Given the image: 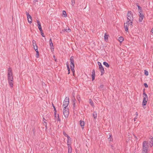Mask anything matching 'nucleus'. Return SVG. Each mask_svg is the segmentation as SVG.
I'll return each instance as SVG.
<instances>
[{
  "instance_id": "1",
  "label": "nucleus",
  "mask_w": 153,
  "mask_h": 153,
  "mask_svg": "<svg viewBox=\"0 0 153 153\" xmlns=\"http://www.w3.org/2000/svg\"><path fill=\"white\" fill-rule=\"evenodd\" d=\"M7 79L9 85L11 87H13V74L11 69L9 68L7 70Z\"/></svg>"
},
{
  "instance_id": "2",
  "label": "nucleus",
  "mask_w": 153,
  "mask_h": 153,
  "mask_svg": "<svg viewBox=\"0 0 153 153\" xmlns=\"http://www.w3.org/2000/svg\"><path fill=\"white\" fill-rule=\"evenodd\" d=\"M127 21L130 22L131 25L132 26L133 20V15L131 11H128L127 15Z\"/></svg>"
},
{
  "instance_id": "3",
  "label": "nucleus",
  "mask_w": 153,
  "mask_h": 153,
  "mask_svg": "<svg viewBox=\"0 0 153 153\" xmlns=\"http://www.w3.org/2000/svg\"><path fill=\"white\" fill-rule=\"evenodd\" d=\"M147 144L148 143L146 141H144L143 142L142 153L147 152L148 147Z\"/></svg>"
},
{
  "instance_id": "4",
  "label": "nucleus",
  "mask_w": 153,
  "mask_h": 153,
  "mask_svg": "<svg viewBox=\"0 0 153 153\" xmlns=\"http://www.w3.org/2000/svg\"><path fill=\"white\" fill-rule=\"evenodd\" d=\"M69 102V98L68 97H67L65 98L63 102V107L64 108H66L68 106Z\"/></svg>"
},
{
  "instance_id": "5",
  "label": "nucleus",
  "mask_w": 153,
  "mask_h": 153,
  "mask_svg": "<svg viewBox=\"0 0 153 153\" xmlns=\"http://www.w3.org/2000/svg\"><path fill=\"white\" fill-rule=\"evenodd\" d=\"M63 114L66 118H67L69 116V110L67 108H64L63 110Z\"/></svg>"
},
{
  "instance_id": "6",
  "label": "nucleus",
  "mask_w": 153,
  "mask_h": 153,
  "mask_svg": "<svg viewBox=\"0 0 153 153\" xmlns=\"http://www.w3.org/2000/svg\"><path fill=\"white\" fill-rule=\"evenodd\" d=\"M98 64L99 65V69L101 73V75H102L104 73V69L100 62H98Z\"/></svg>"
},
{
  "instance_id": "7",
  "label": "nucleus",
  "mask_w": 153,
  "mask_h": 153,
  "mask_svg": "<svg viewBox=\"0 0 153 153\" xmlns=\"http://www.w3.org/2000/svg\"><path fill=\"white\" fill-rule=\"evenodd\" d=\"M130 25L131 27H132V26L131 25L130 22L127 21L126 23L124 24V27L125 29L126 32L128 31V27Z\"/></svg>"
},
{
  "instance_id": "8",
  "label": "nucleus",
  "mask_w": 153,
  "mask_h": 153,
  "mask_svg": "<svg viewBox=\"0 0 153 153\" xmlns=\"http://www.w3.org/2000/svg\"><path fill=\"white\" fill-rule=\"evenodd\" d=\"M26 14L27 16L28 22L30 23H31L32 22V17L27 12H26Z\"/></svg>"
},
{
  "instance_id": "9",
  "label": "nucleus",
  "mask_w": 153,
  "mask_h": 153,
  "mask_svg": "<svg viewBox=\"0 0 153 153\" xmlns=\"http://www.w3.org/2000/svg\"><path fill=\"white\" fill-rule=\"evenodd\" d=\"M70 60L71 62V65H74V57L71 56L70 58Z\"/></svg>"
},
{
  "instance_id": "10",
  "label": "nucleus",
  "mask_w": 153,
  "mask_h": 153,
  "mask_svg": "<svg viewBox=\"0 0 153 153\" xmlns=\"http://www.w3.org/2000/svg\"><path fill=\"white\" fill-rule=\"evenodd\" d=\"M92 80L93 81L94 80L95 77V71L94 69H93L92 72Z\"/></svg>"
},
{
  "instance_id": "11",
  "label": "nucleus",
  "mask_w": 153,
  "mask_h": 153,
  "mask_svg": "<svg viewBox=\"0 0 153 153\" xmlns=\"http://www.w3.org/2000/svg\"><path fill=\"white\" fill-rule=\"evenodd\" d=\"M68 140L67 142V144L68 146L71 145V139L70 137H68Z\"/></svg>"
},
{
  "instance_id": "12",
  "label": "nucleus",
  "mask_w": 153,
  "mask_h": 153,
  "mask_svg": "<svg viewBox=\"0 0 153 153\" xmlns=\"http://www.w3.org/2000/svg\"><path fill=\"white\" fill-rule=\"evenodd\" d=\"M143 100H145L147 101L148 100V97L147 95L144 92H143Z\"/></svg>"
},
{
  "instance_id": "13",
  "label": "nucleus",
  "mask_w": 153,
  "mask_h": 153,
  "mask_svg": "<svg viewBox=\"0 0 153 153\" xmlns=\"http://www.w3.org/2000/svg\"><path fill=\"white\" fill-rule=\"evenodd\" d=\"M32 43L33 48L35 50L36 48V47L37 46V47L36 43V42L35 40H33L32 41Z\"/></svg>"
},
{
  "instance_id": "14",
  "label": "nucleus",
  "mask_w": 153,
  "mask_h": 153,
  "mask_svg": "<svg viewBox=\"0 0 153 153\" xmlns=\"http://www.w3.org/2000/svg\"><path fill=\"white\" fill-rule=\"evenodd\" d=\"M80 126L82 127V128L83 129L85 125L84 122L83 121L80 120Z\"/></svg>"
},
{
  "instance_id": "15",
  "label": "nucleus",
  "mask_w": 153,
  "mask_h": 153,
  "mask_svg": "<svg viewBox=\"0 0 153 153\" xmlns=\"http://www.w3.org/2000/svg\"><path fill=\"white\" fill-rule=\"evenodd\" d=\"M49 41H50V47H51V49H53V43H52V40H51V39H50Z\"/></svg>"
},
{
  "instance_id": "16",
  "label": "nucleus",
  "mask_w": 153,
  "mask_h": 153,
  "mask_svg": "<svg viewBox=\"0 0 153 153\" xmlns=\"http://www.w3.org/2000/svg\"><path fill=\"white\" fill-rule=\"evenodd\" d=\"M109 35H108L106 33H105L104 35V39L106 41L108 40Z\"/></svg>"
},
{
  "instance_id": "17",
  "label": "nucleus",
  "mask_w": 153,
  "mask_h": 153,
  "mask_svg": "<svg viewBox=\"0 0 153 153\" xmlns=\"http://www.w3.org/2000/svg\"><path fill=\"white\" fill-rule=\"evenodd\" d=\"M68 153H71L72 152V148L71 145L68 146Z\"/></svg>"
},
{
  "instance_id": "18",
  "label": "nucleus",
  "mask_w": 153,
  "mask_h": 153,
  "mask_svg": "<svg viewBox=\"0 0 153 153\" xmlns=\"http://www.w3.org/2000/svg\"><path fill=\"white\" fill-rule=\"evenodd\" d=\"M36 48L35 51L36 53V57L38 58L39 56V52L38 50L37 47V46L36 47Z\"/></svg>"
},
{
  "instance_id": "19",
  "label": "nucleus",
  "mask_w": 153,
  "mask_h": 153,
  "mask_svg": "<svg viewBox=\"0 0 153 153\" xmlns=\"http://www.w3.org/2000/svg\"><path fill=\"white\" fill-rule=\"evenodd\" d=\"M62 30L63 31H65L67 32H69L71 31V30L69 28H68V29L67 28H65V29H63Z\"/></svg>"
},
{
  "instance_id": "20",
  "label": "nucleus",
  "mask_w": 153,
  "mask_h": 153,
  "mask_svg": "<svg viewBox=\"0 0 153 153\" xmlns=\"http://www.w3.org/2000/svg\"><path fill=\"white\" fill-rule=\"evenodd\" d=\"M97 113L96 111L94 112L93 114V116L94 119H96L97 117Z\"/></svg>"
},
{
  "instance_id": "21",
  "label": "nucleus",
  "mask_w": 153,
  "mask_h": 153,
  "mask_svg": "<svg viewBox=\"0 0 153 153\" xmlns=\"http://www.w3.org/2000/svg\"><path fill=\"white\" fill-rule=\"evenodd\" d=\"M109 137L108 138V140L109 141H111L112 140V136L111 134H109Z\"/></svg>"
},
{
  "instance_id": "22",
  "label": "nucleus",
  "mask_w": 153,
  "mask_h": 153,
  "mask_svg": "<svg viewBox=\"0 0 153 153\" xmlns=\"http://www.w3.org/2000/svg\"><path fill=\"white\" fill-rule=\"evenodd\" d=\"M118 40L121 43L124 40V38L123 37L120 36L118 38Z\"/></svg>"
},
{
  "instance_id": "23",
  "label": "nucleus",
  "mask_w": 153,
  "mask_h": 153,
  "mask_svg": "<svg viewBox=\"0 0 153 153\" xmlns=\"http://www.w3.org/2000/svg\"><path fill=\"white\" fill-rule=\"evenodd\" d=\"M152 137L151 141L150 142V146L151 147L153 146V137Z\"/></svg>"
},
{
  "instance_id": "24",
  "label": "nucleus",
  "mask_w": 153,
  "mask_h": 153,
  "mask_svg": "<svg viewBox=\"0 0 153 153\" xmlns=\"http://www.w3.org/2000/svg\"><path fill=\"white\" fill-rule=\"evenodd\" d=\"M89 100V103H90V104L91 105L93 108H94V103H93V102L92 100L91 99H90Z\"/></svg>"
},
{
  "instance_id": "25",
  "label": "nucleus",
  "mask_w": 153,
  "mask_h": 153,
  "mask_svg": "<svg viewBox=\"0 0 153 153\" xmlns=\"http://www.w3.org/2000/svg\"><path fill=\"white\" fill-rule=\"evenodd\" d=\"M103 64L107 68H108L109 66V65L108 63L105 62H103Z\"/></svg>"
},
{
  "instance_id": "26",
  "label": "nucleus",
  "mask_w": 153,
  "mask_h": 153,
  "mask_svg": "<svg viewBox=\"0 0 153 153\" xmlns=\"http://www.w3.org/2000/svg\"><path fill=\"white\" fill-rule=\"evenodd\" d=\"M37 22L38 24V28L41 27V24L40 23L39 21V20H37Z\"/></svg>"
},
{
  "instance_id": "27",
  "label": "nucleus",
  "mask_w": 153,
  "mask_h": 153,
  "mask_svg": "<svg viewBox=\"0 0 153 153\" xmlns=\"http://www.w3.org/2000/svg\"><path fill=\"white\" fill-rule=\"evenodd\" d=\"M147 101L145 100H143L142 104L143 105H146Z\"/></svg>"
},
{
  "instance_id": "28",
  "label": "nucleus",
  "mask_w": 153,
  "mask_h": 153,
  "mask_svg": "<svg viewBox=\"0 0 153 153\" xmlns=\"http://www.w3.org/2000/svg\"><path fill=\"white\" fill-rule=\"evenodd\" d=\"M62 14L65 17H66L67 16V14L66 12V11L65 10H63L62 11Z\"/></svg>"
},
{
  "instance_id": "29",
  "label": "nucleus",
  "mask_w": 153,
  "mask_h": 153,
  "mask_svg": "<svg viewBox=\"0 0 153 153\" xmlns=\"http://www.w3.org/2000/svg\"><path fill=\"white\" fill-rule=\"evenodd\" d=\"M138 8L139 10H140L139 13L142 12V10L141 9V7L139 6H138Z\"/></svg>"
},
{
  "instance_id": "30",
  "label": "nucleus",
  "mask_w": 153,
  "mask_h": 153,
  "mask_svg": "<svg viewBox=\"0 0 153 153\" xmlns=\"http://www.w3.org/2000/svg\"><path fill=\"white\" fill-rule=\"evenodd\" d=\"M53 108H54V110L55 111L54 112V116H55V117L56 118V108H55V106H54L53 105Z\"/></svg>"
},
{
  "instance_id": "31",
  "label": "nucleus",
  "mask_w": 153,
  "mask_h": 153,
  "mask_svg": "<svg viewBox=\"0 0 153 153\" xmlns=\"http://www.w3.org/2000/svg\"><path fill=\"white\" fill-rule=\"evenodd\" d=\"M142 12H140L139 16L140 17H144L143 14L142 13Z\"/></svg>"
},
{
  "instance_id": "32",
  "label": "nucleus",
  "mask_w": 153,
  "mask_h": 153,
  "mask_svg": "<svg viewBox=\"0 0 153 153\" xmlns=\"http://www.w3.org/2000/svg\"><path fill=\"white\" fill-rule=\"evenodd\" d=\"M144 74L146 76L148 75V74H149L148 72L146 70H145Z\"/></svg>"
},
{
  "instance_id": "33",
  "label": "nucleus",
  "mask_w": 153,
  "mask_h": 153,
  "mask_svg": "<svg viewBox=\"0 0 153 153\" xmlns=\"http://www.w3.org/2000/svg\"><path fill=\"white\" fill-rule=\"evenodd\" d=\"M144 17H140L139 19V22H141L143 19Z\"/></svg>"
},
{
  "instance_id": "34",
  "label": "nucleus",
  "mask_w": 153,
  "mask_h": 153,
  "mask_svg": "<svg viewBox=\"0 0 153 153\" xmlns=\"http://www.w3.org/2000/svg\"><path fill=\"white\" fill-rule=\"evenodd\" d=\"M63 134L67 138L70 137L65 132H63Z\"/></svg>"
},
{
  "instance_id": "35",
  "label": "nucleus",
  "mask_w": 153,
  "mask_h": 153,
  "mask_svg": "<svg viewBox=\"0 0 153 153\" xmlns=\"http://www.w3.org/2000/svg\"><path fill=\"white\" fill-rule=\"evenodd\" d=\"M43 124L45 126L46 129H47V122L46 121H44L43 123Z\"/></svg>"
},
{
  "instance_id": "36",
  "label": "nucleus",
  "mask_w": 153,
  "mask_h": 153,
  "mask_svg": "<svg viewBox=\"0 0 153 153\" xmlns=\"http://www.w3.org/2000/svg\"><path fill=\"white\" fill-rule=\"evenodd\" d=\"M74 65H70L71 69H71L73 70V69H74Z\"/></svg>"
},
{
  "instance_id": "37",
  "label": "nucleus",
  "mask_w": 153,
  "mask_h": 153,
  "mask_svg": "<svg viewBox=\"0 0 153 153\" xmlns=\"http://www.w3.org/2000/svg\"><path fill=\"white\" fill-rule=\"evenodd\" d=\"M57 120L58 121H60V119L59 117V115L58 114H57Z\"/></svg>"
},
{
  "instance_id": "38",
  "label": "nucleus",
  "mask_w": 153,
  "mask_h": 153,
  "mask_svg": "<svg viewBox=\"0 0 153 153\" xmlns=\"http://www.w3.org/2000/svg\"><path fill=\"white\" fill-rule=\"evenodd\" d=\"M144 85L145 86V87L146 88H148V85L146 83H144Z\"/></svg>"
},
{
  "instance_id": "39",
  "label": "nucleus",
  "mask_w": 153,
  "mask_h": 153,
  "mask_svg": "<svg viewBox=\"0 0 153 153\" xmlns=\"http://www.w3.org/2000/svg\"><path fill=\"white\" fill-rule=\"evenodd\" d=\"M74 100H73V102H74L73 105H74H74H75V101L76 100L74 98Z\"/></svg>"
},
{
  "instance_id": "40",
  "label": "nucleus",
  "mask_w": 153,
  "mask_h": 153,
  "mask_svg": "<svg viewBox=\"0 0 153 153\" xmlns=\"http://www.w3.org/2000/svg\"><path fill=\"white\" fill-rule=\"evenodd\" d=\"M67 69L68 71V74H69L70 73V68H67Z\"/></svg>"
},
{
  "instance_id": "41",
  "label": "nucleus",
  "mask_w": 153,
  "mask_h": 153,
  "mask_svg": "<svg viewBox=\"0 0 153 153\" xmlns=\"http://www.w3.org/2000/svg\"><path fill=\"white\" fill-rule=\"evenodd\" d=\"M41 35L42 36L44 37L45 35H44V33H43V32H41Z\"/></svg>"
},
{
  "instance_id": "42",
  "label": "nucleus",
  "mask_w": 153,
  "mask_h": 153,
  "mask_svg": "<svg viewBox=\"0 0 153 153\" xmlns=\"http://www.w3.org/2000/svg\"><path fill=\"white\" fill-rule=\"evenodd\" d=\"M39 30L41 32H43V31H42V27H41V28H39Z\"/></svg>"
},
{
  "instance_id": "43",
  "label": "nucleus",
  "mask_w": 153,
  "mask_h": 153,
  "mask_svg": "<svg viewBox=\"0 0 153 153\" xmlns=\"http://www.w3.org/2000/svg\"><path fill=\"white\" fill-rule=\"evenodd\" d=\"M71 71H72V72H73V74L74 75V69H73V70L71 69Z\"/></svg>"
},
{
  "instance_id": "44",
  "label": "nucleus",
  "mask_w": 153,
  "mask_h": 153,
  "mask_svg": "<svg viewBox=\"0 0 153 153\" xmlns=\"http://www.w3.org/2000/svg\"><path fill=\"white\" fill-rule=\"evenodd\" d=\"M43 120L44 122V121H47V120H45V119L44 117L43 118Z\"/></svg>"
},
{
  "instance_id": "45",
  "label": "nucleus",
  "mask_w": 153,
  "mask_h": 153,
  "mask_svg": "<svg viewBox=\"0 0 153 153\" xmlns=\"http://www.w3.org/2000/svg\"><path fill=\"white\" fill-rule=\"evenodd\" d=\"M67 68H69V66L68 64H67Z\"/></svg>"
},
{
  "instance_id": "46",
  "label": "nucleus",
  "mask_w": 153,
  "mask_h": 153,
  "mask_svg": "<svg viewBox=\"0 0 153 153\" xmlns=\"http://www.w3.org/2000/svg\"><path fill=\"white\" fill-rule=\"evenodd\" d=\"M151 32L153 33V27L152 29Z\"/></svg>"
},
{
  "instance_id": "47",
  "label": "nucleus",
  "mask_w": 153,
  "mask_h": 153,
  "mask_svg": "<svg viewBox=\"0 0 153 153\" xmlns=\"http://www.w3.org/2000/svg\"><path fill=\"white\" fill-rule=\"evenodd\" d=\"M137 119V118H135L134 119V121H136V119Z\"/></svg>"
},
{
  "instance_id": "48",
  "label": "nucleus",
  "mask_w": 153,
  "mask_h": 153,
  "mask_svg": "<svg viewBox=\"0 0 153 153\" xmlns=\"http://www.w3.org/2000/svg\"><path fill=\"white\" fill-rule=\"evenodd\" d=\"M57 59H55V62H56L57 61Z\"/></svg>"
},
{
  "instance_id": "49",
  "label": "nucleus",
  "mask_w": 153,
  "mask_h": 153,
  "mask_svg": "<svg viewBox=\"0 0 153 153\" xmlns=\"http://www.w3.org/2000/svg\"><path fill=\"white\" fill-rule=\"evenodd\" d=\"M53 57L55 59V56L54 55H53Z\"/></svg>"
},
{
  "instance_id": "50",
  "label": "nucleus",
  "mask_w": 153,
  "mask_h": 153,
  "mask_svg": "<svg viewBox=\"0 0 153 153\" xmlns=\"http://www.w3.org/2000/svg\"><path fill=\"white\" fill-rule=\"evenodd\" d=\"M136 115H137V116L138 115V114H137V112L136 113Z\"/></svg>"
},
{
  "instance_id": "51",
  "label": "nucleus",
  "mask_w": 153,
  "mask_h": 153,
  "mask_svg": "<svg viewBox=\"0 0 153 153\" xmlns=\"http://www.w3.org/2000/svg\"><path fill=\"white\" fill-rule=\"evenodd\" d=\"M34 1H35V2H37V0H35Z\"/></svg>"
},
{
  "instance_id": "52",
  "label": "nucleus",
  "mask_w": 153,
  "mask_h": 153,
  "mask_svg": "<svg viewBox=\"0 0 153 153\" xmlns=\"http://www.w3.org/2000/svg\"><path fill=\"white\" fill-rule=\"evenodd\" d=\"M101 86V87H102L103 86V85H102V86Z\"/></svg>"
},
{
  "instance_id": "53",
  "label": "nucleus",
  "mask_w": 153,
  "mask_h": 153,
  "mask_svg": "<svg viewBox=\"0 0 153 153\" xmlns=\"http://www.w3.org/2000/svg\"><path fill=\"white\" fill-rule=\"evenodd\" d=\"M78 100H79L78 99Z\"/></svg>"
},
{
  "instance_id": "54",
  "label": "nucleus",
  "mask_w": 153,
  "mask_h": 153,
  "mask_svg": "<svg viewBox=\"0 0 153 153\" xmlns=\"http://www.w3.org/2000/svg\"><path fill=\"white\" fill-rule=\"evenodd\" d=\"M146 153H147V152Z\"/></svg>"
}]
</instances>
